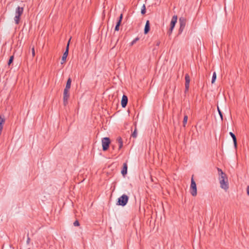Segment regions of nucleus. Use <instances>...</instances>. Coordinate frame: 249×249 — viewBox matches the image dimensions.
I'll list each match as a JSON object with an SVG mask.
<instances>
[{"label":"nucleus","instance_id":"f257e3e1","mask_svg":"<svg viewBox=\"0 0 249 249\" xmlns=\"http://www.w3.org/2000/svg\"><path fill=\"white\" fill-rule=\"evenodd\" d=\"M128 199V196L124 194L118 198L116 204L124 207L126 205Z\"/></svg>","mask_w":249,"mask_h":249},{"label":"nucleus","instance_id":"f03ea898","mask_svg":"<svg viewBox=\"0 0 249 249\" xmlns=\"http://www.w3.org/2000/svg\"><path fill=\"white\" fill-rule=\"evenodd\" d=\"M110 142V140L108 137L102 138V144L103 151H107L108 149Z\"/></svg>","mask_w":249,"mask_h":249},{"label":"nucleus","instance_id":"7ed1b4c3","mask_svg":"<svg viewBox=\"0 0 249 249\" xmlns=\"http://www.w3.org/2000/svg\"><path fill=\"white\" fill-rule=\"evenodd\" d=\"M190 193L193 196H195L197 195V188L196 182L195 181L193 176L191 178V182L190 185Z\"/></svg>","mask_w":249,"mask_h":249},{"label":"nucleus","instance_id":"20e7f679","mask_svg":"<svg viewBox=\"0 0 249 249\" xmlns=\"http://www.w3.org/2000/svg\"><path fill=\"white\" fill-rule=\"evenodd\" d=\"M178 19V17L177 15H174L171 19V23H170V27L168 31V34L170 36L173 31V30L174 29L175 26L177 22Z\"/></svg>","mask_w":249,"mask_h":249},{"label":"nucleus","instance_id":"39448f33","mask_svg":"<svg viewBox=\"0 0 249 249\" xmlns=\"http://www.w3.org/2000/svg\"><path fill=\"white\" fill-rule=\"evenodd\" d=\"M186 20L184 18L181 17L179 19V29L178 33L181 34L185 28L186 25Z\"/></svg>","mask_w":249,"mask_h":249},{"label":"nucleus","instance_id":"423d86ee","mask_svg":"<svg viewBox=\"0 0 249 249\" xmlns=\"http://www.w3.org/2000/svg\"><path fill=\"white\" fill-rule=\"evenodd\" d=\"M70 97L69 90L64 89L63 92V104L66 106L68 103V99Z\"/></svg>","mask_w":249,"mask_h":249},{"label":"nucleus","instance_id":"0eeeda50","mask_svg":"<svg viewBox=\"0 0 249 249\" xmlns=\"http://www.w3.org/2000/svg\"><path fill=\"white\" fill-rule=\"evenodd\" d=\"M185 93H186L188 91L189 89V85L190 82V76L188 73H186L185 75Z\"/></svg>","mask_w":249,"mask_h":249},{"label":"nucleus","instance_id":"6e6552de","mask_svg":"<svg viewBox=\"0 0 249 249\" xmlns=\"http://www.w3.org/2000/svg\"><path fill=\"white\" fill-rule=\"evenodd\" d=\"M217 171L219 175V180L220 181L221 180H227V177L226 174L223 172L222 169L217 168Z\"/></svg>","mask_w":249,"mask_h":249},{"label":"nucleus","instance_id":"1a4fd4ad","mask_svg":"<svg viewBox=\"0 0 249 249\" xmlns=\"http://www.w3.org/2000/svg\"><path fill=\"white\" fill-rule=\"evenodd\" d=\"M220 184V187L222 189H224L225 190H227L229 188V184L228 179L227 180H221L220 181H219Z\"/></svg>","mask_w":249,"mask_h":249},{"label":"nucleus","instance_id":"9d476101","mask_svg":"<svg viewBox=\"0 0 249 249\" xmlns=\"http://www.w3.org/2000/svg\"><path fill=\"white\" fill-rule=\"evenodd\" d=\"M128 102V98L127 96L125 95H123L122 100H121V105L123 108L126 107Z\"/></svg>","mask_w":249,"mask_h":249},{"label":"nucleus","instance_id":"9b49d317","mask_svg":"<svg viewBox=\"0 0 249 249\" xmlns=\"http://www.w3.org/2000/svg\"><path fill=\"white\" fill-rule=\"evenodd\" d=\"M127 164L126 162L124 163L123 168L121 171V174L124 177L127 174Z\"/></svg>","mask_w":249,"mask_h":249},{"label":"nucleus","instance_id":"f8f14e48","mask_svg":"<svg viewBox=\"0 0 249 249\" xmlns=\"http://www.w3.org/2000/svg\"><path fill=\"white\" fill-rule=\"evenodd\" d=\"M24 9L23 7H21L20 6H18L15 11V14L16 15H18L21 16L23 13Z\"/></svg>","mask_w":249,"mask_h":249},{"label":"nucleus","instance_id":"ddd939ff","mask_svg":"<svg viewBox=\"0 0 249 249\" xmlns=\"http://www.w3.org/2000/svg\"><path fill=\"white\" fill-rule=\"evenodd\" d=\"M150 21L148 20L146 21L145 26H144V34L145 35L147 34L150 31Z\"/></svg>","mask_w":249,"mask_h":249},{"label":"nucleus","instance_id":"4468645a","mask_svg":"<svg viewBox=\"0 0 249 249\" xmlns=\"http://www.w3.org/2000/svg\"><path fill=\"white\" fill-rule=\"evenodd\" d=\"M229 134H230V136L231 137V138H232L234 146L235 148H236L237 145L236 137L235 134L231 132H230Z\"/></svg>","mask_w":249,"mask_h":249},{"label":"nucleus","instance_id":"2eb2a0df","mask_svg":"<svg viewBox=\"0 0 249 249\" xmlns=\"http://www.w3.org/2000/svg\"><path fill=\"white\" fill-rule=\"evenodd\" d=\"M116 142L118 144V146H119L118 149L119 150L121 149L123 146V140L121 138V137H119L118 138H117V139L116 140Z\"/></svg>","mask_w":249,"mask_h":249},{"label":"nucleus","instance_id":"dca6fc26","mask_svg":"<svg viewBox=\"0 0 249 249\" xmlns=\"http://www.w3.org/2000/svg\"><path fill=\"white\" fill-rule=\"evenodd\" d=\"M71 79L70 77H69L68 78V79L67 80V81L66 83V87H65V88L64 89L69 90L71 88Z\"/></svg>","mask_w":249,"mask_h":249},{"label":"nucleus","instance_id":"f3484780","mask_svg":"<svg viewBox=\"0 0 249 249\" xmlns=\"http://www.w3.org/2000/svg\"><path fill=\"white\" fill-rule=\"evenodd\" d=\"M68 52L67 53L64 52L63 53V56L62 57L61 62V64H63L64 63H65L66 62V58L68 56Z\"/></svg>","mask_w":249,"mask_h":249},{"label":"nucleus","instance_id":"a211bd4d","mask_svg":"<svg viewBox=\"0 0 249 249\" xmlns=\"http://www.w3.org/2000/svg\"><path fill=\"white\" fill-rule=\"evenodd\" d=\"M20 17L21 16H20L16 15L15 17H14V21H15V23L17 25L19 23L20 19Z\"/></svg>","mask_w":249,"mask_h":249},{"label":"nucleus","instance_id":"6ab92c4d","mask_svg":"<svg viewBox=\"0 0 249 249\" xmlns=\"http://www.w3.org/2000/svg\"><path fill=\"white\" fill-rule=\"evenodd\" d=\"M121 22L117 21L116 25L115 27V31H118L119 30L120 26L121 24Z\"/></svg>","mask_w":249,"mask_h":249},{"label":"nucleus","instance_id":"aec40b11","mask_svg":"<svg viewBox=\"0 0 249 249\" xmlns=\"http://www.w3.org/2000/svg\"><path fill=\"white\" fill-rule=\"evenodd\" d=\"M5 121L4 116L3 115H0V125H2Z\"/></svg>","mask_w":249,"mask_h":249},{"label":"nucleus","instance_id":"412c9836","mask_svg":"<svg viewBox=\"0 0 249 249\" xmlns=\"http://www.w3.org/2000/svg\"><path fill=\"white\" fill-rule=\"evenodd\" d=\"M216 79V74L215 72H214L213 73V77H212V84H213L215 82Z\"/></svg>","mask_w":249,"mask_h":249},{"label":"nucleus","instance_id":"4be33fe9","mask_svg":"<svg viewBox=\"0 0 249 249\" xmlns=\"http://www.w3.org/2000/svg\"><path fill=\"white\" fill-rule=\"evenodd\" d=\"M141 14L142 15H144L146 13V7L144 4H143L142 6V8L141 9Z\"/></svg>","mask_w":249,"mask_h":249},{"label":"nucleus","instance_id":"5701e85b","mask_svg":"<svg viewBox=\"0 0 249 249\" xmlns=\"http://www.w3.org/2000/svg\"><path fill=\"white\" fill-rule=\"evenodd\" d=\"M14 56V55H12L10 57L9 59L8 62V65L10 66L13 62Z\"/></svg>","mask_w":249,"mask_h":249},{"label":"nucleus","instance_id":"b1692460","mask_svg":"<svg viewBox=\"0 0 249 249\" xmlns=\"http://www.w3.org/2000/svg\"><path fill=\"white\" fill-rule=\"evenodd\" d=\"M188 120V116L187 115H185L184 116L183 120V125L184 127H185V125L187 123Z\"/></svg>","mask_w":249,"mask_h":249},{"label":"nucleus","instance_id":"393cba45","mask_svg":"<svg viewBox=\"0 0 249 249\" xmlns=\"http://www.w3.org/2000/svg\"><path fill=\"white\" fill-rule=\"evenodd\" d=\"M139 37H137L136 38H135L134 39H133V40L130 43V46H133L135 43H136V42L138 41L139 40Z\"/></svg>","mask_w":249,"mask_h":249},{"label":"nucleus","instance_id":"a878e982","mask_svg":"<svg viewBox=\"0 0 249 249\" xmlns=\"http://www.w3.org/2000/svg\"><path fill=\"white\" fill-rule=\"evenodd\" d=\"M137 129H136V128H135L134 132L131 134V136L133 138H135L137 137Z\"/></svg>","mask_w":249,"mask_h":249},{"label":"nucleus","instance_id":"bb28decb","mask_svg":"<svg viewBox=\"0 0 249 249\" xmlns=\"http://www.w3.org/2000/svg\"><path fill=\"white\" fill-rule=\"evenodd\" d=\"M217 110H218V113L220 116L221 119L222 121L223 120L222 113L221 111L220 110L218 107H217Z\"/></svg>","mask_w":249,"mask_h":249},{"label":"nucleus","instance_id":"cd10ccee","mask_svg":"<svg viewBox=\"0 0 249 249\" xmlns=\"http://www.w3.org/2000/svg\"><path fill=\"white\" fill-rule=\"evenodd\" d=\"M70 42V39L69 40V41H68V42L67 43V46H66V50H65V52H66V53L68 52V53H69Z\"/></svg>","mask_w":249,"mask_h":249},{"label":"nucleus","instance_id":"c85d7f7f","mask_svg":"<svg viewBox=\"0 0 249 249\" xmlns=\"http://www.w3.org/2000/svg\"><path fill=\"white\" fill-rule=\"evenodd\" d=\"M73 225H74V226H79V225H80V224H79V221H78L77 220H76V221H75L74 222V223H73Z\"/></svg>","mask_w":249,"mask_h":249},{"label":"nucleus","instance_id":"c756f323","mask_svg":"<svg viewBox=\"0 0 249 249\" xmlns=\"http://www.w3.org/2000/svg\"><path fill=\"white\" fill-rule=\"evenodd\" d=\"M123 14H121L120 15L119 18H118L117 21H120V22H122V19H123Z\"/></svg>","mask_w":249,"mask_h":249},{"label":"nucleus","instance_id":"7c9ffc66","mask_svg":"<svg viewBox=\"0 0 249 249\" xmlns=\"http://www.w3.org/2000/svg\"><path fill=\"white\" fill-rule=\"evenodd\" d=\"M32 54L33 57H34L35 55V51L34 46H33L32 48Z\"/></svg>","mask_w":249,"mask_h":249},{"label":"nucleus","instance_id":"2f4dec72","mask_svg":"<svg viewBox=\"0 0 249 249\" xmlns=\"http://www.w3.org/2000/svg\"><path fill=\"white\" fill-rule=\"evenodd\" d=\"M247 193L248 195L249 196V185L247 187Z\"/></svg>","mask_w":249,"mask_h":249},{"label":"nucleus","instance_id":"473e14b6","mask_svg":"<svg viewBox=\"0 0 249 249\" xmlns=\"http://www.w3.org/2000/svg\"><path fill=\"white\" fill-rule=\"evenodd\" d=\"M2 128H3V125H0V134L1 133Z\"/></svg>","mask_w":249,"mask_h":249},{"label":"nucleus","instance_id":"72a5a7b5","mask_svg":"<svg viewBox=\"0 0 249 249\" xmlns=\"http://www.w3.org/2000/svg\"><path fill=\"white\" fill-rule=\"evenodd\" d=\"M30 241V238L29 237H28L27 240V243L28 244Z\"/></svg>","mask_w":249,"mask_h":249},{"label":"nucleus","instance_id":"f704fd0d","mask_svg":"<svg viewBox=\"0 0 249 249\" xmlns=\"http://www.w3.org/2000/svg\"><path fill=\"white\" fill-rule=\"evenodd\" d=\"M111 146H112V147L113 149H114V148H115V145H114L112 144V145H111Z\"/></svg>","mask_w":249,"mask_h":249},{"label":"nucleus","instance_id":"c9c22d12","mask_svg":"<svg viewBox=\"0 0 249 249\" xmlns=\"http://www.w3.org/2000/svg\"><path fill=\"white\" fill-rule=\"evenodd\" d=\"M160 42H158L157 43V44H156V45H157V46H159V44H160Z\"/></svg>","mask_w":249,"mask_h":249}]
</instances>
